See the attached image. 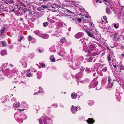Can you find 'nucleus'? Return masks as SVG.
Listing matches in <instances>:
<instances>
[{
	"label": "nucleus",
	"mask_w": 124,
	"mask_h": 124,
	"mask_svg": "<svg viewBox=\"0 0 124 124\" xmlns=\"http://www.w3.org/2000/svg\"><path fill=\"white\" fill-rule=\"evenodd\" d=\"M96 46V45L93 43H92L89 45V47L90 48V49L88 50V53H92V51L95 50Z\"/></svg>",
	"instance_id": "1"
},
{
	"label": "nucleus",
	"mask_w": 124,
	"mask_h": 124,
	"mask_svg": "<svg viewBox=\"0 0 124 124\" xmlns=\"http://www.w3.org/2000/svg\"><path fill=\"white\" fill-rule=\"evenodd\" d=\"M98 83L96 79H94L91 82L90 84L89 85L90 87H94L97 85Z\"/></svg>",
	"instance_id": "2"
},
{
	"label": "nucleus",
	"mask_w": 124,
	"mask_h": 124,
	"mask_svg": "<svg viewBox=\"0 0 124 124\" xmlns=\"http://www.w3.org/2000/svg\"><path fill=\"white\" fill-rule=\"evenodd\" d=\"M55 34L53 36H56L57 37H58L59 36L60 34L62 32V30L61 29H60L59 27L56 28L55 29Z\"/></svg>",
	"instance_id": "3"
},
{
	"label": "nucleus",
	"mask_w": 124,
	"mask_h": 124,
	"mask_svg": "<svg viewBox=\"0 0 124 124\" xmlns=\"http://www.w3.org/2000/svg\"><path fill=\"white\" fill-rule=\"evenodd\" d=\"M114 80H112L111 79V78L110 76H108V86L109 87L111 88L113 85V83Z\"/></svg>",
	"instance_id": "4"
},
{
	"label": "nucleus",
	"mask_w": 124,
	"mask_h": 124,
	"mask_svg": "<svg viewBox=\"0 0 124 124\" xmlns=\"http://www.w3.org/2000/svg\"><path fill=\"white\" fill-rule=\"evenodd\" d=\"M81 14L82 16H85L86 18H90L91 17L88 14V13L85 10L82 11Z\"/></svg>",
	"instance_id": "5"
},
{
	"label": "nucleus",
	"mask_w": 124,
	"mask_h": 124,
	"mask_svg": "<svg viewBox=\"0 0 124 124\" xmlns=\"http://www.w3.org/2000/svg\"><path fill=\"white\" fill-rule=\"evenodd\" d=\"M66 52L64 51L63 48H61L60 50V52L58 53V55L62 57L65 54Z\"/></svg>",
	"instance_id": "6"
},
{
	"label": "nucleus",
	"mask_w": 124,
	"mask_h": 124,
	"mask_svg": "<svg viewBox=\"0 0 124 124\" xmlns=\"http://www.w3.org/2000/svg\"><path fill=\"white\" fill-rule=\"evenodd\" d=\"M84 35L82 32H79L76 34L74 35V37L76 39H78L82 37Z\"/></svg>",
	"instance_id": "7"
},
{
	"label": "nucleus",
	"mask_w": 124,
	"mask_h": 124,
	"mask_svg": "<svg viewBox=\"0 0 124 124\" xmlns=\"http://www.w3.org/2000/svg\"><path fill=\"white\" fill-rule=\"evenodd\" d=\"M85 32L87 33L88 36L93 39H95L94 36L92 33L91 32L87 30H85Z\"/></svg>",
	"instance_id": "8"
},
{
	"label": "nucleus",
	"mask_w": 124,
	"mask_h": 124,
	"mask_svg": "<svg viewBox=\"0 0 124 124\" xmlns=\"http://www.w3.org/2000/svg\"><path fill=\"white\" fill-rule=\"evenodd\" d=\"M44 123H43L42 120L41 118L39 119V122L40 124H46V118H43Z\"/></svg>",
	"instance_id": "9"
},
{
	"label": "nucleus",
	"mask_w": 124,
	"mask_h": 124,
	"mask_svg": "<svg viewBox=\"0 0 124 124\" xmlns=\"http://www.w3.org/2000/svg\"><path fill=\"white\" fill-rule=\"evenodd\" d=\"M78 108L77 107L72 106L71 108V111L73 113H75L76 111Z\"/></svg>",
	"instance_id": "10"
},
{
	"label": "nucleus",
	"mask_w": 124,
	"mask_h": 124,
	"mask_svg": "<svg viewBox=\"0 0 124 124\" xmlns=\"http://www.w3.org/2000/svg\"><path fill=\"white\" fill-rule=\"evenodd\" d=\"M80 64L79 63H76L75 64H73V65L72 68L74 69H77L78 68H79L80 66Z\"/></svg>",
	"instance_id": "11"
},
{
	"label": "nucleus",
	"mask_w": 124,
	"mask_h": 124,
	"mask_svg": "<svg viewBox=\"0 0 124 124\" xmlns=\"http://www.w3.org/2000/svg\"><path fill=\"white\" fill-rule=\"evenodd\" d=\"M119 92H120L119 91L116 90L115 94L116 97V99L119 100L120 99L119 98L120 97Z\"/></svg>",
	"instance_id": "12"
},
{
	"label": "nucleus",
	"mask_w": 124,
	"mask_h": 124,
	"mask_svg": "<svg viewBox=\"0 0 124 124\" xmlns=\"http://www.w3.org/2000/svg\"><path fill=\"white\" fill-rule=\"evenodd\" d=\"M94 120L92 118H89L87 120V122L88 124H92L94 122Z\"/></svg>",
	"instance_id": "13"
},
{
	"label": "nucleus",
	"mask_w": 124,
	"mask_h": 124,
	"mask_svg": "<svg viewBox=\"0 0 124 124\" xmlns=\"http://www.w3.org/2000/svg\"><path fill=\"white\" fill-rule=\"evenodd\" d=\"M40 37H41L43 39H46L48 38L49 35L48 34H41Z\"/></svg>",
	"instance_id": "14"
},
{
	"label": "nucleus",
	"mask_w": 124,
	"mask_h": 124,
	"mask_svg": "<svg viewBox=\"0 0 124 124\" xmlns=\"http://www.w3.org/2000/svg\"><path fill=\"white\" fill-rule=\"evenodd\" d=\"M114 57V55L112 54H111L110 53H108V61H109L111 60V58L112 57Z\"/></svg>",
	"instance_id": "15"
},
{
	"label": "nucleus",
	"mask_w": 124,
	"mask_h": 124,
	"mask_svg": "<svg viewBox=\"0 0 124 124\" xmlns=\"http://www.w3.org/2000/svg\"><path fill=\"white\" fill-rule=\"evenodd\" d=\"M97 71L98 74L100 75H102V70L100 69V68L99 67L97 68Z\"/></svg>",
	"instance_id": "16"
},
{
	"label": "nucleus",
	"mask_w": 124,
	"mask_h": 124,
	"mask_svg": "<svg viewBox=\"0 0 124 124\" xmlns=\"http://www.w3.org/2000/svg\"><path fill=\"white\" fill-rule=\"evenodd\" d=\"M49 50L51 52H55L56 51L55 47L54 46L51 47L50 48Z\"/></svg>",
	"instance_id": "17"
},
{
	"label": "nucleus",
	"mask_w": 124,
	"mask_h": 124,
	"mask_svg": "<svg viewBox=\"0 0 124 124\" xmlns=\"http://www.w3.org/2000/svg\"><path fill=\"white\" fill-rule=\"evenodd\" d=\"M82 77V75L80 73H78L76 75L75 77L76 79H79L80 78H81Z\"/></svg>",
	"instance_id": "18"
},
{
	"label": "nucleus",
	"mask_w": 124,
	"mask_h": 124,
	"mask_svg": "<svg viewBox=\"0 0 124 124\" xmlns=\"http://www.w3.org/2000/svg\"><path fill=\"white\" fill-rule=\"evenodd\" d=\"M50 59L52 62H55V60L54 55H51L50 57Z\"/></svg>",
	"instance_id": "19"
},
{
	"label": "nucleus",
	"mask_w": 124,
	"mask_h": 124,
	"mask_svg": "<svg viewBox=\"0 0 124 124\" xmlns=\"http://www.w3.org/2000/svg\"><path fill=\"white\" fill-rule=\"evenodd\" d=\"M37 77L39 79H40L42 76V72L39 71L37 74Z\"/></svg>",
	"instance_id": "20"
},
{
	"label": "nucleus",
	"mask_w": 124,
	"mask_h": 124,
	"mask_svg": "<svg viewBox=\"0 0 124 124\" xmlns=\"http://www.w3.org/2000/svg\"><path fill=\"white\" fill-rule=\"evenodd\" d=\"M116 80L118 82V83L121 86H123V85H124V86L123 87H122L124 89V85H123V84L122 83V80H120L118 79H117Z\"/></svg>",
	"instance_id": "21"
},
{
	"label": "nucleus",
	"mask_w": 124,
	"mask_h": 124,
	"mask_svg": "<svg viewBox=\"0 0 124 124\" xmlns=\"http://www.w3.org/2000/svg\"><path fill=\"white\" fill-rule=\"evenodd\" d=\"M34 32L35 34L37 35L39 37H40L41 34L40 32L38 31H34Z\"/></svg>",
	"instance_id": "22"
},
{
	"label": "nucleus",
	"mask_w": 124,
	"mask_h": 124,
	"mask_svg": "<svg viewBox=\"0 0 124 124\" xmlns=\"http://www.w3.org/2000/svg\"><path fill=\"white\" fill-rule=\"evenodd\" d=\"M87 41V39L85 38L83 39L80 40L81 43L83 44H86V42Z\"/></svg>",
	"instance_id": "23"
},
{
	"label": "nucleus",
	"mask_w": 124,
	"mask_h": 124,
	"mask_svg": "<svg viewBox=\"0 0 124 124\" xmlns=\"http://www.w3.org/2000/svg\"><path fill=\"white\" fill-rule=\"evenodd\" d=\"M51 7L55 9L56 8H60V6L57 4H55V5H51Z\"/></svg>",
	"instance_id": "24"
},
{
	"label": "nucleus",
	"mask_w": 124,
	"mask_h": 124,
	"mask_svg": "<svg viewBox=\"0 0 124 124\" xmlns=\"http://www.w3.org/2000/svg\"><path fill=\"white\" fill-rule=\"evenodd\" d=\"M5 29V28L4 27L2 30H0V36H1L3 34Z\"/></svg>",
	"instance_id": "25"
},
{
	"label": "nucleus",
	"mask_w": 124,
	"mask_h": 124,
	"mask_svg": "<svg viewBox=\"0 0 124 124\" xmlns=\"http://www.w3.org/2000/svg\"><path fill=\"white\" fill-rule=\"evenodd\" d=\"M71 96L72 99H75L76 98L77 94L75 93H73L71 94Z\"/></svg>",
	"instance_id": "26"
},
{
	"label": "nucleus",
	"mask_w": 124,
	"mask_h": 124,
	"mask_svg": "<svg viewBox=\"0 0 124 124\" xmlns=\"http://www.w3.org/2000/svg\"><path fill=\"white\" fill-rule=\"evenodd\" d=\"M20 106V104L18 102H17L16 103H14L13 104V106L16 107H18Z\"/></svg>",
	"instance_id": "27"
},
{
	"label": "nucleus",
	"mask_w": 124,
	"mask_h": 124,
	"mask_svg": "<svg viewBox=\"0 0 124 124\" xmlns=\"http://www.w3.org/2000/svg\"><path fill=\"white\" fill-rule=\"evenodd\" d=\"M39 89L40 90H39V92H37L36 93H34V94L35 95V94H39V93H40V92L41 93H43V91L42 90V89H41V87H39Z\"/></svg>",
	"instance_id": "28"
},
{
	"label": "nucleus",
	"mask_w": 124,
	"mask_h": 124,
	"mask_svg": "<svg viewBox=\"0 0 124 124\" xmlns=\"http://www.w3.org/2000/svg\"><path fill=\"white\" fill-rule=\"evenodd\" d=\"M71 19L70 20L74 23L76 22V21H78V19L74 17V18H70Z\"/></svg>",
	"instance_id": "29"
},
{
	"label": "nucleus",
	"mask_w": 124,
	"mask_h": 124,
	"mask_svg": "<svg viewBox=\"0 0 124 124\" xmlns=\"http://www.w3.org/2000/svg\"><path fill=\"white\" fill-rule=\"evenodd\" d=\"M33 38H32L31 36H29L27 38L28 40L29 41H31V42H33L32 39Z\"/></svg>",
	"instance_id": "30"
},
{
	"label": "nucleus",
	"mask_w": 124,
	"mask_h": 124,
	"mask_svg": "<svg viewBox=\"0 0 124 124\" xmlns=\"http://www.w3.org/2000/svg\"><path fill=\"white\" fill-rule=\"evenodd\" d=\"M88 103L91 106L94 104V102L93 101L90 100L88 101Z\"/></svg>",
	"instance_id": "31"
},
{
	"label": "nucleus",
	"mask_w": 124,
	"mask_h": 124,
	"mask_svg": "<svg viewBox=\"0 0 124 124\" xmlns=\"http://www.w3.org/2000/svg\"><path fill=\"white\" fill-rule=\"evenodd\" d=\"M61 42L63 44V43L66 42V40L65 39V37H63L60 40Z\"/></svg>",
	"instance_id": "32"
},
{
	"label": "nucleus",
	"mask_w": 124,
	"mask_h": 124,
	"mask_svg": "<svg viewBox=\"0 0 124 124\" xmlns=\"http://www.w3.org/2000/svg\"><path fill=\"white\" fill-rule=\"evenodd\" d=\"M6 51L5 50H3L1 51V54L2 55H5L7 54Z\"/></svg>",
	"instance_id": "33"
},
{
	"label": "nucleus",
	"mask_w": 124,
	"mask_h": 124,
	"mask_svg": "<svg viewBox=\"0 0 124 124\" xmlns=\"http://www.w3.org/2000/svg\"><path fill=\"white\" fill-rule=\"evenodd\" d=\"M113 26L114 27L116 28H118L119 26V24L117 23H115L113 25Z\"/></svg>",
	"instance_id": "34"
},
{
	"label": "nucleus",
	"mask_w": 124,
	"mask_h": 124,
	"mask_svg": "<svg viewBox=\"0 0 124 124\" xmlns=\"http://www.w3.org/2000/svg\"><path fill=\"white\" fill-rule=\"evenodd\" d=\"M106 12L108 14L110 13L111 11L110 9L108 8H106Z\"/></svg>",
	"instance_id": "35"
},
{
	"label": "nucleus",
	"mask_w": 124,
	"mask_h": 124,
	"mask_svg": "<svg viewBox=\"0 0 124 124\" xmlns=\"http://www.w3.org/2000/svg\"><path fill=\"white\" fill-rule=\"evenodd\" d=\"M119 68L120 70H124V66L122 65H119Z\"/></svg>",
	"instance_id": "36"
},
{
	"label": "nucleus",
	"mask_w": 124,
	"mask_h": 124,
	"mask_svg": "<svg viewBox=\"0 0 124 124\" xmlns=\"http://www.w3.org/2000/svg\"><path fill=\"white\" fill-rule=\"evenodd\" d=\"M115 33V34L114 36V38H116L117 40H118L119 39L120 37H119L118 35H117V34H116V33Z\"/></svg>",
	"instance_id": "37"
},
{
	"label": "nucleus",
	"mask_w": 124,
	"mask_h": 124,
	"mask_svg": "<svg viewBox=\"0 0 124 124\" xmlns=\"http://www.w3.org/2000/svg\"><path fill=\"white\" fill-rule=\"evenodd\" d=\"M5 72L6 73L8 74L9 73V70L8 68H6L5 70Z\"/></svg>",
	"instance_id": "38"
},
{
	"label": "nucleus",
	"mask_w": 124,
	"mask_h": 124,
	"mask_svg": "<svg viewBox=\"0 0 124 124\" xmlns=\"http://www.w3.org/2000/svg\"><path fill=\"white\" fill-rule=\"evenodd\" d=\"M88 26L92 27L93 26V25L91 23L89 22L87 23Z\"/></svg>",
	"instance_id": "39"
},
{
	"label": "nucleus",
	"mask_w": 124,
	"mask_h": 124,
	"mask_svg": "<svg viewBox=\"0 0 124 124\" xmlns=\"http://www.w3.org/2000/svg\"><path fill=\"white\" fill-rule=\"evenodd\" d=\"M85 70L87 72V73H89L90 72L91 70L90 69L87 68Z\"/></svg>",
	"instance_id": "40"
},
{
	"label": "nucleus",
	"mask_w": 124,
	"mask_h": 124,
	"mask_svg": "<svg viewBox=\"0 0 124 124\" xmlns=\"http://www.w3.org/2000/svg\"><path fill=\"white\" fill-rule=\"evenodd\" d=\"M48 22H46L43 23V25L44 26L46 27L47 26L48 24Z\"/></svg>",
	"instance_id": "41"
},
{
	"label": "nucleus",
	"mask_w": 124,
	"mask_h": 124,
	"mask_svg": "<svg viewBox=\"0 0 124 124\" xmlns=\"http://www.w3.org/2000/svg\"><path fill=\"white\" fill-rule=\"evenodd\" d=\"M95 1L97 3H101L102 2L101 0H96Z\"/></svg>",
	"instance_id": "42"
},
{
	"label": "nucleus",
	"mask_w": 124,
	"mask_h": 124,
	"mask_svg": "<svg viewBox=\"0 0 124 124\" xmlns=\"http://www.w3.org/2000/svg\"><path fill=\"white\" fill-rule=\"evenodd\" d=\"M102 70L103 72H106L107 70V67H105L102 69Z\"/></svg>",
	"instance_id": "43"
},
{
	"label": "nucleus",
	"mask_w": 124,
	"mask_h": 124,
	"mask_svg": "<svg viewBox=\"0 0 124 124\" xmlns=\"http://www.w3.org/2000/svg\"><path fill=\"white\" fill-rule=\"evenodd\" d=\"M27 76L28 77H30L32 76V74L31 73H27Z\"/></svg>",
	"instance_id": "44"
},
{
	"label": "nucleus",
	"mask_w": 124,
	"mask_h": 124,
	"mask_svg": "<svg viewBox=\"0 0 124 124\" xmlns=\"http://www.w3.org/2000/svg\"><path fill=\"white\" fill-rule=\"evenodd\" d=\"M30 56L31 58H33V57L34 56V54L33 53H31L30 55Z\"/></svg>",
	"instance_id": "45"
},
{
	"label": "nucleus",
	"mask_w": 124,
	"mask_h": 124,
	"mask_svg": "<svg viewBox=\"0 0 124 124\" xmlns=\"http://www.w3.org/2000/svg\"><path fill=\"white\" fill-rule=\"evenodd\" d=\"M79 9L82 12L83 11L85 10L82 7H80L79 8Z\"/></svg>",
	"instance_id": "46"
},
{
	"label": "nucleus",
	"mask_w": 124,
	"mask_h": 124,
	"mask_svg": "<svg viewBox=\"0 0 124 124\" xmlns=\"http://www.w3.org/2000/svg\"><path fill=\"white\" fill-rule=\"evenodd\" d=\"M66 10L67 12L70 13H71L72 14H73L74 13V12L70 11V10H69L68 9H66Z\"/></svg>",
	"instance_id": "47"
},
{
	"label": "nucleus",
	"mask_w": 124,
	"mask_h": 124,
	"mask_svg": "<svg viewBox=\"0 0 124 124\" xmlns=\"http://www.w3.org/2000/svg\"><path fill=\"white\" fill-rule=\"evenodd\" d=\"M2 44L3 46L6 47V45L5 43V42H3V41L2 42Z\"/></svg>",
	"instance_id": "48"
},
{
	"label": "nucleus",
	"mask_w": 124,
	"mask_h": 124,
	"mask_svg": "<svg viewBox=\"0 0 124 124\" xmlns=\"http://www.w3.org/2000/svg\"><path fill=\"white\" fill-rule=\"evenodd\" d=\"M32 41H33V42H32V43H35V42H36V39L33 38Z\"/></svg>",
	"instance_id": "49"
},
{
	"label": "nucleus",
	"mask_w": 124,
	"mask_h": 124,
	"mask_svg": "<svg viewBox=\"0 0 124 124\" xmlns=\"http://www.w3.org/2000/svg\"><path fill=\"white\" fill-rule=\"evenodd\" d=\"M40 65L42 67H44L45 66V65L44 63H41L40 64Z\"/></svg>",
	"instance_id": "50"
},
{
	"label": "nucleus",
	"mask_w": 124,
	"mask_h": 124,
	"mask_svg": "<svg viewBox=\"0 0 124 124\" xmlns=\"http://www.w3.org/2000/svg\"><path fill=\"white\" fill-rule=\"evenodd\" d=\"M52 105H53V106H54V107H56L57 106V105L56 103H54V104H53Z\"/></svg>",
	"instance_id": "51"
},
{
	"label": "nucleus",
	"mask_w": 124,
	"mask_h": 124,
	"mask_svg": "<svg viewBox=\"0 0 124 124\" xmlns=\"http://www.w3.org/2000/svg\"><path fill=\"white\" fill-rule=\"evenodd\" d=\"M103 18L105 20H106L107 19V18H106V16H104L103 17Z\"/></svg>",
	"instance_id": "52"
},
{
	"label": "nucleus",
	"mask_w": 124,
	"mask_h": 124,
	"mask_svg": "<svg viewBox=\"0 0 124 124\" xmlns=\"http://www.w3.org/2000/svg\"><path fill=\"white\" fill-rule=\"evenodd\" d=\"M78 21L79 22H80L81 21V19L80 18H79L78 19Z\"/></svg>",
	"instance_id": "53"
},
{
	"label": "nucleus",
	"mask_w": 124,
	"mask_h": 124,
	"mask_svg": "<svg viewBox=\"0 0 124 124\" xmlns=\"http://www.w3.org/2000/svg\"><path fill=\"white\" fill-rule=\"evenodd\" d=\"M39 52L40 53H42V51L40 49H39Z\"/></svg>",
	"instance_id": "54"
},
{
	"label": "nucleus",
	"mask_w": 124,
	"mask_h": 124,
	"mask_svg": "<svg viewBox=\"0 0 124 124\" xmlns=\"http://www.w3.org/2000/svg\"><path fill=\"white\" fill-rule=\"evenodd\" d=\"M16 100V98H13V99H12L11 100L12 101H13V100Z\"/></svg>",
	"instance_id": "55"
},
{
	"label": "nucleus",
	"mask_w": 124,
	"mask_h": 124,
	"mask_svg": "<svg viewBox=\"0 0 124 124\" xmlns=\"http://www.w3.org/2000/svg\"><path fill=\"white\" fill-rule=\"evenodd\" d=\"M19 110H20L21 111H24V109H22V110L19 109Z\"/></svg>",
	"instance_id": "56"
},
{
	"label": "nucleus",
	"mask_w": 124,
	"mask_h": 124,
	"mask_svg": "<svg viewBox=\"0 0 124 124\" xmlns=\"http://www.w3.org/2000/svg\"><path fill=\"white\" fill-rule=\"evenodd\" d=\"M106 47H107V49H108L109 50H110V49H109V47L108 46H106Z\"/></svg>",
	"instance_id": "57"
},
{
	"label": "nucleus",
	"mask_w": 124,
	"mask_h": 124,
	"mask_svg": "<svg viewBox=\"0 0 124 124\" xmlns=\"http://www.w3.org/2000/svg\"><path fill=\"white\" fill-rule=\"evenodd\" d=\"M48 21L49 22L50 21V20H51V19H50L49 18H48Z\"/></svg>",
	"instance_id": "58"
},
{
	"label": "nucleus",
	"mask_w": 124,
	"mask_h": 124,
	"mask_svg": "<svg viewBox=\"0 0 124 124\" xmlns=\"http://www.w3.org/2000/svg\"><path fill=\"white\" fill-rule=\"evenodd\" d=\"M80 82L81 83H84L85 82V81H80Z\"/></svg>",
	"instance_id": "59"
},
{
	"label": "nucleus",
	"mask_w": 124,
	"mask_h": 124,
	"mask_svg": "<svg viewBox=\"0 0 124 124\" xmlns=\"http://www.w3.org/2000/svg\"><path fill=\"white\" fill-rule=\"evenodd\" d=\"M113 66L115 68H116V65H113Z\"/></svg>",
	"instance_id": "60"
},
{
	"label": "nucleus",
	"mask_w": 124,
	"mask_h": 124,
	"mask_svg": "<svg viewBox=\"0 0 124 124\" xmlns=\"http://www.w3.org/2000/svg\"><path fill=\"white\" fill-rule=\"evenodd\" d=\"M27 104H26V103H24V105H23L24 106H27Z\"/></svg>",
	"instance_id": "61"
},
{
	"label": "nucleus",
	"mask_w": 124,
	"mask_h": 124,
	"mask_svg": "<svg viewBox=\"0 0 124 124\" xmlns=\"http://www.w3.org/2000/svg\"><path fill=\"white\" fill-rule=\"evenodd\" d=\"M99 36H97L98 37V38H97L98 39V38H100V35L99 34Z\"/></svg>",
	"instance_id": "62"
},
{
	"label": "nucleus",
	"mask_w": 124,
	"mask_h": 124,
	"mask_svg": "<svg viewBox=\"0 0 124 124\" xmlns=\"http://www.w3.org/2000/svg\"><path fill=\"white\" fill-rule=\"evenodd\" d=\"M23 19L22 18H21L20 19V20L21 21H22L23 20Z\"/></svg>",
	"instance_id": "63"
},
{
	"label": "nucleus",
	"mask_w": 124,
	"mask_h": 124,
	"mask_svg": "<svg viewBox=\"0 0 124 124\" xmlns=\"http://www.w3.org/2000/svg\"><path fill=\"white\" fill-rule=\"evenodd\" d=\"M43 7L44 8H46L47 7V6L46 5H44V6H43Z\"/></svg>",
	"instance_id": "64"
}]
</instances>
